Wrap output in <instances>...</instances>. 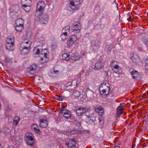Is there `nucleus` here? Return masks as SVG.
<instances>
[{
  "label": "nucleus",
  "mask_w": 148,
  "mask_h": 148,
  "mask_svg": "<svg viewBox=\"0 0 148 148\" xmlns=\"http://www.w3.org/2000/svg\"><path fill=\"white\" fill-rule=\"evenodd\" d=\"M130 62L133 65L136 64L140 61V58L138 55L134 53H132L130 54Z\"/></svg>",
  "instance_id": "1"
},
{
  "label": "nucleus",
  "mask_w": 148,
  "mask_h": 148,
  "mask_svg": "<svg viewBox=\"0 0 148 148\" xmlns=\"http://www.w3.org/2000/svg\"><path fill=\"white\" fill-rule=\"evenodd\" d=\"M82 29L81 24L78 21L74 22L72 26L71 30L74 33H77L80 32Z\"/></svg>",
  "instance_id": "2"
},
{
  "label": "nucleus",
  "mask_w": 148,
  "mask_h": 148,
  "mask_svg": "<svg viewBox=\"0 0 148 148\" xmlns=\"http://www.w3.org/2000/svg\"><path fill=\"white\" fill-rule=\"evenodd\" d=\"M45 6L46 4L43 1H40L38 2L36 6V12L37 13L40 12L41 13H42L44 11Z\"/></svg>",
  "instance_id": "3"
},
{
  "label": "nucleus",
  "mask_w": 148,
  "mask_h": 148,
  "mask_svg": "<svg viewBox=\"0 0 148 148\" xmlns=\"http://www.w3.org/2000/svg\"><path fill=\"white\" fill-rule=\"evenodd\" d=\"M65 142L66 145L69 148H73L75 146L76 144V141L74 139L66 138L65 140Z\"/></svg>",
  "instance_id": "4"
},
{
  "label": "nucleus",
  "mask_w": 148,
  "mask_h": 148,
  "mask_svg": "<svg viewBox=\"0 0 148 148\" xmlns=\"http://www.w3.org/2000/svg\"><path fill=\"white\" fill-rule=\"evenodd\" d=\"M59 113L62 114L63 117L66 119H70L71 117V113L70 111L64 108L61 109Z\"/></svg>",
  "instance_id": "5"
},
{
  "label": "nucleus",
  "mask_w": 148,
  "mask_h": 148,
  "mask_svg": "<svg viewBox=\"0 0 148 148\" xmlns=\"http://www.w3.org/2000/svg\"><path fill=\"white\" fill-rule=\"evenodd\" d=\"M39 19L40 22L41 24H45L48 21V16L47 14L43 15L41 17L39 18Z\"/></svg>",
  "instance_id": "6"
},
{
  "label": "nucleus",
  "mask_w": 148,
  "mask_h": 148,
  "mask_svg": "<svg viewBox=\"0 0 148 148\" xmlns=\"http://www.w3.org/2000/svg\"><path fill=\"white\" fill-rule=\"evenodd\" d=\"M70 2V6L71 10H79L80 6L75 3L73 2L71 0H69Z\"/></svg>",
  "instance_id": "7"
},
{
  "label": "nucleus",
  "mask_w": 148,
  "mask_h": 148,
  "mask_svg": "<svg viewBox=\"0 0 148 148\" xmlns=\"http://www.w3.org/2000/svg\"><path fill=\"white\" fill-rule=\"evenodd\" d=\"M130 73L132 76V78L134 79H136L139 77V74L136 71L132 69H130Z\"/></svg>",
  "instance_id": "8"
},
{
  "label": "nucleus",
  "mask_w": 148,
  "mask_h": 148,
  "mask_svg": "<svg viewBox=\"0 0 148 148\" xmlns=\"http://www.w3.org/2000/svg\"><path fill=\"white\" fill-rule=\"evenodd\" d=\"M38 67V65L34 63L32 64L28 68V69L30 73L31 74H33L34 72L37 70Z\"/></svg>",
  "instance_id": "9"
},
{
  "label": "nucleus",
  "mask_w": 148,
  "mask_h": 148,
  "mask_svg": "<svg viewBox=\"0 0 148 148\" xmlns=\"http://www.w3.org/2000/svg\"><path fill=\"white\" fill-rule=\"evenodd\" d=\"M39 126L42 128H45L47 126L48 123L47 120L41 119L39 120Z\"/></svg>",
  "instance_id": "10"
},
{
  "label": "nucleus",
  "mask_w": 148,
  "mask_h": 148,
  "mask_svg": "<svg viewBox=\"0 0 148 148\" xmlns=\"http://www.w3.org/2000/svg\"><path fill=\"white\" fill-rule=\"evenodd\" d=\"M31 44L32 42L30 41L24 42L21 43L20 47L26 48H30Z\"/></svg>",
  "instance_id": "11"
},
{
  "label": "nucleus",
  "mask_w": 148,
  "mask_h": 148,
  "mask_svg": "<svg viewBox=\"0 0 148 148\" xmlns=\"http://www.w3.org/2000/svg\"><path fill=\"white\" fill-rule=\"evenodd\" d=\"M6 49L10 51H13L14 49V43H7L5 45Z\"/></svg>",
  "instance_id": "12"
},
{
  "label": "nucleus",
  "mask_w": 148,
  "mask_h": 148,
  "mask_svg": "<svg viewBox=\"0 0 148 148\" xmlns=\"http://www.w3.org/2000/svg\"><path fill=\"white\" fill-rule=\"evenodd\" d=\"M104 64L102 61H99L95 64V68L99 70L103 68L104 66Z\"/></svg>",
  "instance_id": "13"
},
{
  "label": "nucleus",
  "mask_w": 148,
  "mask_h": 148,
  "mask_svg": "<svg viewBox=\"0 0 148 148\" xmlns=\"http://www.w3.org/2000/svg\"><path fill=\"white\" fill-rule=\"evenodd\" d=\"M20 49L21 50V54L23 55H25L29 53L30 48H26L20 47Z\"/></svg>",
  "instance_id": "14"
},
{
  "label": "nucleus",
  "mask_w": 148,
  "mask_h": 148,
  "mask_svg": "<svg viewBox=\"0 0 148 148\" xmlns=\"http://www.w3.org/2000/svg\"><path fill=\"white\" fill-rule=\"evenodd\" d=\"M38 125L36 124H33L31 126L32 130L37 134H40V131L38 128H37Z\"/></svg>",
  "instance_id": "15"
},
{
  "label": "nucleus",
  "mask_w": 148,
  "mask_h": 148,
  "mask_svg": "<svg viewBox=\"0 0 148 148\" xmlns=\"http://www.w3.org/2000/svg\"><path fill=\"white\" fill-rule=\"evenodd\" d=\"M110 66L111 68L114 67V69H119V68L118 65V62L115 60H112L111 62Z\"/></svg>",
  "instance_id": "16"
},
{
  "label": "nucleus",
  "mask_w": 148,
  "mask_h": 148,
  "mask_svg": "<svg viewBox=\"0 0 148 148\" xmlns=\"http://www.w3.org/2000/svg\"><path fill=\"white\" fill-rule=\"evenodd\" d=\"M101 44V41L100 40L97 39L94 42H92L91 44L92 46L96 47L98 48L100 47Z\"/></svg>",
  "instance_id": "17"
},
{
  "label": "nucleus",
  "mask_w": 148,
  "mask_h": 148,
  "mask_svg": "<svg viewBox=\"0 0 148 148\" xmlns=\"http://www.w3.org/2000/svg\"><path fill=\"white\" fill-rule=\"evenodd\" d=\"M101 89H99V90L101 94L103 95H107L108 93V92L110 90V87L106 86V88L105 89H103L102 91H101Z\"/></svg>",
  "instance_id": "18"
},
{
  "label": "nucleus",
  "mask_w": 148,
  "mask_h": 148,
  "mask_svg": "<svg viewBox=\"0 0 148 148\" xmlns=\"http://www.w3.org/2000/svg\"><path fill=\"white\" fill-rule=\"evenodd\" d=\"M71 53H69L63 54L62 55V59L63 60H69L71 58L70 54Z\"/></svg>",
  "instance_id": "19"
},
{
  "label": "nucleus",
  "mask_w": 148,
  "mask_h": 148,
  "mask_svg": "<svg viewBox=\"0 0 148 148\" xmlns=\"http://www.w3.org/2000/svg\"><path fill=\"white\" fill-rule=\"evenodd\" d=\"M69 38L74 43H75V42L77 40H79L80 39V38L77 37V35L76 34L71 35Z\"/></svg>",
  "instance_id": "20"
},
{
  "label": "nucleus",
  "mask_w": 148,
  "mask_h": 148,
  "mask_svg": "<svg viewBox=\"0 0 148 148\" xmlns=\"http://www.w3.org/2000/svg\"><path fill=\"white\" fill-rule=\"evenodd\" d=\"M95 111L99 113V115L101 116L104 112V109L101 107H98L95 108Z\"/></svg>",
  "instance_id": "21"
},
{
  "label": "nucleus",
  "mask_w": 148,
  "mask_h": 148,
  "mask_svg": "<svg viewBox=\"0 0 148 148\" xmlns=\"http://www.w3.org/2000/svg\"><path fill=\"white\" fill-rule=\"evenodd\" d=\"M15 39L14 36H8L7 39V43H14Z\"/></svg>",
  "instance_id": "22"
},
{
  "label": "nucleus",
  "mask_w": 148,
  "mask_h": 148,
  "mask_svg": "<svg viewBox=\"0 0 148 148\" xmlns=\"http://www.w3.org/2000/svg\"><path fill=\"white\" fill-rule=\"evenodd\" d=\"M24 29L23 25H16L15 29L17 32H21Z\"/></svg>",
  "instance_id": "23"
},
{
  "label": "nucleus",
  "mask_w": 148,
  "mask_h": 148,
  "mask_svg": "<svg viewBox=\"0 0 148 148\" xmlns=\"http://www.w3.org/2000/svg\"><path fill=\"white\" fill-rule=\"evenodd\" d=\"M26 140H34L33 137L34 136L32 134H27L26 135Z\"/></svg>",
  "instance_id": "24"
},
{
  "label": "nucleus",
  "mask_w": 148,
  "mask_h": 148,
  "mask_svg": "<svg viewBox=\"0 0 148 148\" xmlns=\"http://www.w3.org/2000/svg\"><path fill=\"white\" fill-rule=\"evenodd\" d=\"M23 9L26 12H29L31 10V8L29 5L25 4H23Z\"/></svg>",
  "instance_id": "25"
},
{
  "label": "nucleus",
  "mask_w": 148,
  "mask_h": 148,
  "mask_svg": "<svg viewBox=\"0 0 148 148\" xmlns=\"http://www.w3.org/2000/svg\"><path fill=\"white\" fill-rule=\"evenodd\" d=\"M23 23L24 21L21 18L17 19L15 21V24L17 25H23Z\"/></svg>",
  "instance_id": "26"
},
{
  "label": "nucleus",
  "mask_w": 148,
  "mask_h": 148,
  "mask_svg": "<svg viewBox=\"0 0 148 148\" xmlns=\"http://www.w3.org/2000/svg\"><path fill=\"white\" fill-rule=\"evenodd\" d=\"M26 143L29 146H32L35 143V140H27Z\"/></svg>",
  "instance_id": "27"
},
{
  "label": "nucleus",
  "mask_w": 148,
  "mask_h": 148,
  "mask_svg": "<svg viewBox=\"0 0 148 148\" xmlns=\"http://www.w3.org/2000/svg\"><path fill=\"white\" fill-rule=\"evenodd\" d=\"M75 112L77 115L78 116L81 115L83 113L81 109L79 107L76 110Z\"/></svg>",
  "instance_id": "28"
},
{
  "label": "nucleus",
  "mask_w": 148,
  "mask_h": 148,
  "mask_svg": "<svg viewBox=\"0 0 148 148\" xmlns=\"http://www.w3.org/2000/svg\"><path fill=\"white\" fill-rule=\"evenodd\" d=\"M47 53H44V57L41 58V60H43V59H45V61L42 62V63H45L48 61V58L47 56Z\"/></svg>",
  "instance_id": "29"
},
{
  "label": "nucleus",
  "mask_w": 148,
  "mask_h": 148,
  "mask_svg": "<svg viewBox=\"0 0 148 148\" xmlns=\"http://www.w3.org/2000/svg\"><path fill=\"white\" fill-rule=\"evenodd\" d=\"M66 43L67 45V46L69 47L72 46L74 43L69 38L67 39Z\"/></svg>",
  "instance_id": "30"
},
{
  "label": "nucleus",
  "mask_w": 148,
  "mask_h": 148,
  "mask_svg": "<svg viewBox=\"0 0 148 148\" xmlns=\"http://www.w3.org/2000/svg\"><path fill=\"white\" fill-rule=\"evenodd\" d=\"M20 120V118L18 117H16L13 120V124L14 125H16L19 122Z\"/></svg>",
  "instance_id": "31"
},
{
  "label": "nucleus",
  "mask_w": 148,
  "mask_h": 148,
  "mask_svg": "<svg viewBox=\"0 0 148 148\" xmlns=\"http://www.w3.org/2000/svg\"><path fill=\"white\" fill-rule=\"evenodd\" d=\"M31 2L30 0H22V4H26L27 5H29V4Z\"/></svg>",
  "instance_id": "32"
},
{
  "label": "nucleus",
  "mask_w": 148,
  "mask_h": 148,
  "mask_svg": "<svg viewBox=\"0 0 148 148\" xmlns=\"http://www.w3.org/2000/svg\"><path fill=\"white\" fill-rule=\"evenodd\" d=\"M86 116L87 117L86 119L89 121L91 119V118L94 115V114L92 113H91L90 114H89L88 113H86Z\"/></svg>",
  "instance_id": "33"
},
{
  "label": "nucleus",
  "mask_w": 148,
  "mask_h": 148,
  "mask_svg": "<svg viewBox=\"0 0 148 148\" xmlns=\"http://www.w3.org/2000/svg\"><path fill=\"white\" fill-rule=\"evenodd\" d=\"M70 27L69 25H67L63 29H64L65 30V32H67V34L70 33Z\"/></svg>",
  "instance_id": "34"
},
{
  "label": "nucleus",
  "mask_w": 148,
  "mask_h": 148,
  "mask_svg": "<svg viewBox=\"0 0 148 148\" xmlns=\"http://www.w3.org/2000/svg\"><path fill=\"white\" fill-rule=\"evenodd\" d=\"M80 58V57L79 56H77L75 54H74L72 57V59L74 61L76 60H78Z\"/></svg>",
  "instance_id": "35"
},
{
  "label": "nucleus",
  "mask_w": 148,
  "mask_h": 148,
  "mask_svg": "<svg viewBox=\"0 0 148 148\" xmlns=\"http://www.w3.org/2000/svg\"><path fill=\"white\" fill-rule=\"evenodd\" d=\"M12 58L10 59L8 57H6L5 59V61L7 64H11L12 63Z\"/></svg>",
  "instance_id": "36"
},
{
  "label": "nucleus",
  "mask_w": 148,
  "mask_h": 148,
  "mask_svg": "<svg viewBox=\"0 0 148 148\" xmlns=\"http://www.w3.org/2000/svg\"><path fill=\"white\" fill-rule=\"evenodd\" d=\"M73 2L75 3L76 4H77L80 6H81V2L80 0H71Z\"/></svg>",
  "instance_id": "37"
},
{
  "label": "nucleus",
  "mask_w": 148,
  "mask_h": 148,
  "mask_svg": "<svg viewBox=\"0 0 148 148\" xmlns=\"http://www.w3.org/2000/svg\"><path fill=\"white\" fill-rule=\"evenodd\" d=\"M122 104L121 103L119 107L117 108V110H118V111H122V110H123L124 107V106H122Z\"/></svg>",
  "instance_id": "38"
},
{
  "label": "nucleus",
  "mask_w": 148,
  "mask_h": 148,
  "mask_svg": "<svg viewBox=\"0 0 148 148\" xmlns=\"http://www.w3.org/2000/svg\"><path fill=\"white\" fill-rule=\"evenodd\" d=\"M75 125L77 126V127H80L81 126V123L78 120H76L75 121Z\"/></svg>",
  "instance_id": "39"
},
{
  "label": "nucleus",
  "mask_w": 148,
  "mask_h": 148,
  "mask_svg": "<svg viewBox=\"0 0 148 148\" xmlns=\"http://www.w3.org/2000/svg\"><path fill=\"white\" fill-rule=\"evenodd\" d=\"M34 51L36 50V52L35 53V54L36 55H38L39 54L40 52V50L38 49H36V48H35L34 49Z\"/></svg>",
  "instance_id": "40"
},
{
  "label": "nucleus",
  "mask_w": 148,
  "mask_h": 148,
  "mask_svg": "<svg viewBox=\"0 0 148 148\" xmlns=\"http://www.w3.org/2000/svg\"><path fill=\"white\" fill-rule=\"evenodd\" d=\"M145 68L146 70L148 72V59H146V60L145 61Z\"/></svg>",
  "instance_id": "41"
},
{
  "label": "nucleus",
  "mask_w": 148,
  "mask_h": 148,
  "mask_svg": "<svg viewBox=\"0 0 148 148\" xmlns=\"http://www.w3.org/2000/svg\"><path fill=\"white\" fill-rule=\"evenodd\" d=\"M79 108L81 109V110L83 113H84L85 112L88 110V109L86 107H80Z\"/></svg>",
  "instance_id": "42"
},
{
  "label": "nucleus",
  "mask_w": 148,
  "mask_h": 148,
  "mask_svg": "<svg viewBox=\"0 0 148 148\" xmlns=\"http://www.w3.org/2000/svg\"><path fill=\"white\" fill-rule=\"evenodd\" d=\"M99 123L101 124H103L104 123V120L102 117H100L99 118Z\"/></svg>",
  "instance_id": "43"
},
{
  "label": "nucleus",
  "mask_w": 148,
  "mask_h": 148,
  "mask_svg": "<svg viewBox=\"0 0 148 148\" xmlns=\"http://www.w3.org/2000/svg\"><path fill=\"white\" fill-rule=\"evenodd\" d=\"M68 36H66L63 35V34H62L61 35V37L62 40L64 41L66 40Z\"/></svg>",
  "instance_id": "44"
},
{
  "label": "nucleus",
  "mask_w": 148,
  "mask_h": 148,
  "mask_svg": "<svg viewBox=\"0 0 148 148\" xmlns=\"http://www.w3.org/2000/svg\"><path fill=\"white\" fill-rule=\"evenodd\" d=\"M113 70L114 72L115 73H116L118 74H121V73L119 71L118 69H114V68L113 69Z\"/></svg>",
  "instance_id": "45"
},
{
  "label": "nucleus",
  "mask_w": 148,
  "mask_h": 148,
  "mask_svg": "<svg viewBox=\"0 0 148 148\" xmlns=\"http://www.w3.org/2000/svg\"><path fill=\"white\" fill-rule=\"evenodd\" d=\"M128 16H129V17L127 18L128 21L132 23L133 22V20L131 17V16L130 15H128Z\"/></svg>",
  "instance_id": "46"
},
{
  "label": "nucleus",
  "mask_w": 148,
  "mask_h": 148,
  "mask_svg": "<svg viewBox=\"0 0 148 148\" xmlns=\"http://www.w3.org/2000/svg\"><path fill=\"white\" fill-rule=\"evenodd\" d=\"M56 98L57 100L61 101H63V97L61 96H57V97H56Z\"/></svg>",
  "instance_id": "47"
},
{
  "label": "nucleus",
  "mask_w": 148,
  "mask_h": 148,
  "mask_svg": "<svg viewBox=\"0 0 148 148\" xmlns=\"http://www.w3.org/2000/svg\"><path fill=\"white\" fill-rule=\"evenodd\" d=\"M64 30H64V29H62V34H63V35H64V36H68V34L67 33V32H65Z\"/></svg>",
  "instance_id": "48"
},
{
  "label": "nucleus",
  "mask_w": 148,
  "mask_h": 148,
  "mask_svg": "<svg viewBox=\"0 0 148 148\" xmlns=\"http://www.w3.org/2000/svg\"><path fill=\"white\" fill-rule=\"evenodd\" d=\"M90 72V70H88L87 72L85 74V75L86 76H89V74Z\"/></svg>",
  "instance_id": "49"
},
{
  "label": "nucleus",
  "mask_w": 148,
  "mask_h": 148,
  "mask_svg": "<svg viewBox=\"0 0 148 148\" xmlns=\"http://www.w3.org/2000/svg\"><path fill=\"white\" fill-rule=\"evenodd\" d=\"M122 113V111H118V110H117V115L118 117H119Z\"/></svg>",
  "instance_id": "50"
},
{
  "label": "nucleus",
  "mask_w": 148,
  "mask_h": 148,
  "mask_svg": "<svg viewBox=\"0 0 148 148\" xmlns=\"http://www.w3.org/2000/svg\"><path fill=\"white\" fill-rule=\"evenodd\" d=\"M100 5L99 3H97L96 5L95 6V8H100Z\"/></svg>",
  "instance_id": "51"
},
{
  "label": "nucleus",
  "mask_w": 148,
  "mask_h": 148,
  "mask_svg": "<svg viewBox=\"0 0 148 148\" xmlns=\"http://www.w3.org/2000/svg\"><path fill=\"white\" fill-rule=\"evenodd\" d=\"M145 45L147 46V48L148 49V40H145Z\"/></svg>",
  "instance_id": "52"
},
{
  "label": "nucleus",
  "mask_w": 148,
  "mask_h": 148,
  "mask_svg": "<svg viewBox=\"0 0 148 148\" xmlns=\"http://www.w3.org/2000/svg\"><path fill=\"white\" fill-rule=\"evenodd\" d=\"M53 72L54 73L57 74L59 72V71L58 70H54L53 71Z\"/></svg>",
  "instance_id": "53"
},
{
  "label": "nucleus",
  "mask_w": 148,
  "mask_h": 148,
  "mask_svg": "<svg viewBox=\"0 0 148 148\" xmlns=\"http://www.w3.org/2000/svg\"><path fill=\"white\" fill-rule=\"evenodd\" d=\"M44 52L43 51V50H42V51H41V53L42 54H43V53H44Z\"/></svg>",
  "instance_id": "54"
},
{
  "label": "nucleus",
  "mask_w": 148,
  "mask_h": 148,
  "mask_svg": "<svg viewBox=\"0 0 148 148\" xmlns=\"http://www.w3.org/2000/svg\"><path fill=\"white\" fill-rule=\"evenodd\" d=\"M16 7L18 8V9H19V6H18V5H16Z\"/></svg>",
  "instance_id": "55"
},
{
  "label": "nucleus",
  "mask_w": 148,
  "mask_h": 148,
  "mask_svg": "<svg viewBox=\"0 0 148 148\" xmlns=\"http://www.w3.org/2000/svg\"><path fill=\"white\" fill-rule=\"evenodd\" d=\"M119 147L118 146H116L114 148H119Z\"/></svg>",
  "instance_id": "56"
},
{
  "label": "nucleus",
  "mask_w": 148,
  "mask_h": 148,
  "mask_svg": "<svg viewBox=\"0 0 148 148\" xmlns=\"http://www.w3.org/2000/svg\"><path fill=\"white\" fill-rule=\"evenodd\" d=\"M85 53H82V56H85Z\"/></svg>",
  "instance_id": "57"
},
{
  "label": "nucleus",
  "mask_w": 148,
  "mask_h": 148,
  "mask_svg": "<svg viewBox=\"0 0 148 148\" xmlns=\"http://www.w3.org/2000/svg\"><path fill=\"white\" fill-rule=\"evenodd\" d=\"M111 50V49L110 48H109V49H107V50Z\"/></svg>",
  "instance_id": "58"
},
{
  "label": "nucleus",
  "mask_w": 148,
  "mask_h": 148,
  "mask_svg": "<svg viewBox=\"0 0 148 148\" xmlns=\"http://www.w3.org/2000/svg\"><path fill=\"white\" fill-rule=\"evenodd\" d=\"M0 148H2V145L0 144Z\"/></svg>",
  "instance_id": "59"
},
{
  "label": "nucleus",
  "mask_w": 148,
  "mask_h": 148,
  "mask_svg": "<svg viewBox=\"0 0 148 148\" xmlns=\"http://www.w3.org/2000/svg\"><path fill=\"white\" fill-rule=\"evenodd\" d=\"M45 59H43V60H41V62L42 63V62H43V61H45Z\"/></svg>",
  "instance_id": "60"
},
{
  "label": "nucleus",
  "mask_w": 148,
  "mask_h": 148,
  "mask_svg": "<svg viewBox=\"0 0 148 148\" xmlns=\"http://www.w3.org/2000/svg\"><path fill=\"white\" fill-rule=\"evenodd\" d=\"M106 74H107V75H108V73H107Z\"/></svg>",
  "instance_id": "61"
},
{
  "label": "nucleus",
  "mask_w": 148,
  "mask_h": 148,
  "mask_svg": "<svg viewBox=\"0 0 148 148\" xmlns=\"http://www.w3.org/2000/svg\"><path fill=\"white\" fill-rule=\"evenodd\" d=\"M108 46V45H107V46H106V48H107V47Z\"/></svg>",
  "instance_id": "62"
}]
</instances>
